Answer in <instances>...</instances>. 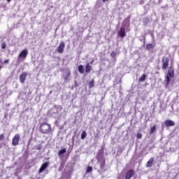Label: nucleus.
Wrapping results in <instances>:
<instances>
[{
  "label": "nucleus",
  "instance_id": "nucleus-23",
  "mask_svg": "<svg viewBox=\"0 0 179 179\" xmlns=\"http://www.w3.org/2000/svg\"><path fill=\"white\" fill-rule=\"evenodd\" d=\"M69 76H71V71H69L68 73H67L66 76L64 77V80H68V79H69Z\"/></svg>",
  "mask_w": 179,
  "mask_h": 179
},
{
  "label": "nucleus",
  "instance_id": "nucleus-24",
  "mask_svg": "<svg viewBox=\"0 0 179 179\" xmlns=\"http://www.w3.org/2000/svg\"><path fill=\"white\" fill-rule=\"evenodd\" d=\"M137 139H142V134L138 133L136 135Z\"/></svg>",
  "mask_w": 179,
  "mask_h": 179
},
{
  "label": "nucleus",
  "instance_id": "nucleus-15",
  "mask_svg": "<svg viewBox=\"0 0 179 179\" xmlns=\"http://www.w3.org/2000/svg\"><path fill=\"white\" fill-rule=\"evenodd\" d=\"M146 78H148V76L145 73L142 74V76L139 78L138 81L139 82H145L146 80Z\"/></svg>",
  "mask_w": 179,
  "mask_h": 179
},
{
  "label": "nucleus",
  "instance_id": "nucleus-5",
  "mask_svg": "<svg viewBox=\"0 0 179 179\" xmlns=\"http://www.w3.org/2000/svg\"><path fill=\"white\" fill-rule=\"evenodd\" d=\"M64 50H65V42L62 41L58 46L57 51L59 52V54H63L64 53Z\"/></svg>",
  "mask_w": 179,
  "mask_h": 179
},
{
  "label": "nucleus",
  "instance_id": "nucleus-25",
  "mask_svg": "<svg viewBox=\"0 0 179 179\" xmlns=\"http://www.w3.org/2000/svg\"><path fill=\"white\" fill-rule=\"evenodd\" d=\"M115 55H116V54H115V52H114V51L112 52L110 54L111 58H115Z\"/></svg>",
  "mask_w": 179,
  "mask_h": 179
},
{
  "label": "nucleus",
  "instance_id": "nucleus-2",
  "mask_svg": "<svg viewBox=\"0 0 179 179\" xmlns=\"http://www.w3.org/2000/svg\"><path fill=\"white\" fill-rule=\"evenodd\" d=\"M170 78H174V68L173 66H170L168 69V73L166 74V85L170 84Z\"/></svg>",
  "mask_w": 179,
  "mask_h": 179
},
{
  "label": "nucleus",
  "instance_id": "nucleus-4",
  "mask_svg": "<svg viewBox=\"0 0 179 179\" xmlns=\"http://www.w3.org/2000/svg\"><path fill=\"white\" fill-rule=\"evenodd\" d=\"M19 141H20V135L15 134L12 139L13 146H17L19 145Z\"/></svg>",
  "mask_w": 179,
  "mask_h": 179
},
{
  "label": "nucleus",
  "instance_id": "nucleus-19",
  "mask_svg": "<svg viewBox=\"0 0 179 179\" xmlns=\"http://www.w3.org/2000/svg\"><path fill=\"white\" fill-rule=\"evenodd\" d=\"M89 89H92L94 87V79H92L88 83Z\"/></svg>",
  "mask_w": 179,
  "mask_h": 179
},
{
  "label": "nucleus",
  "instance_id": "nucleus-33",
  "mask_svg": "<svg viewBox=\"0 0 179 179\" xmlns=\"http://www.w3.org/2000/svg\"><path fill=\"white\" fill-rule=\"evenodd\" d=\"M1 66H0V70H1Z\"/></svg>",
  "mask_w": 179,
  "mask_h": 179
},
{
  "label": "nucleus",
  "instance_id": "nucleus-21",
  "mask_svg": "<svg viewBox=\"0 0 179 179\" xmlns=\"http://www.w3.org/2000/svg\"><path fill=\"white\" fill-rule=\"evenodd\" d=\"M156 131V125L150 127V134H153Z\"/></svg>",
  "mask_w": 179,
  "mask_h": 179
},
{
  "label": "nucleus",
  "instance_id": "nucleus-16",
  "mask_svg": "<svg viewBox=\"0 0 179 179\" xmlns=\"http://www.w3.org/2000/svg\"><path fill=\"white\" fill-rule=\"evenodd\" d=\"M78 72L79 73H85V66L83 65L80 64L78 66Z\"/></svg>",
  "mask_w": 179,
  "mask_h": 179
},
{
  "label": "nucleus",
  "instance_id": "nucleus-13",
  "mask_svg": "<svg viewBox=\"0 0 179 179\" xmlns=\"http://www.w3.org/2000/svg\"><path fill=\"white\" fill-rule=\"evenodd\" d=\"M92 69H93V67L90 65V63H87V64L85 65L86 73H90Z\"/></svg>",
  "mask_w": 179,
  "mask_h": 179
},
{
  "label": "nucleus",
  "instance_id": "nucleus-7",
  "mask_svg": "<svg viewBox=\"0 0 179 179\" xmlns=\"http://www.w3.org/2000/svg\"><path fill=\"white\" fill-rule=\"evenodd\" d=\"M27 49H24L21 51V52L18 55V58H22V59H26V57H27Z\"/></svg>",
  "mask_w": 179,
  "mask_h": 179
},
{
  "label": "nucleus",
  "instance_id": "nucleus-14",
  "mask_svg": "<svg viewBox=\"0 0 179 179\" xmlns=\"http://www.w3.org/2000/svg\"><path fill=\"white\" fill-rule=\"evenodd\" d=\"M153 162H155V158L151 157L148 162L146 164V167H152V166H153Z\"/></svg>",
  "mask_w": 179,
  "mask_h": 179
},
{
  "label": "nucleus",
  "instance_id": "nucleus-12",
  "mask_svg": "<svg viewBox=\"0 0 179 179\" xmlns=\"http://www.w3.org/2000/svg\"><path fill=\"white\" fill-rule=\"evenodd\" d=\"M48 167V162H45L43 163L41 168L39 169L38 173H43V171H44V170H45V169H47Z\"/></svg>",
  "mask_w": 179,
  "mask_h": 179
},
{
  "label": "nucleus",
  "instance_id": "nucleus-18",
  "mask_svg": "<svg viewBox=\"0 0 179 179\" xmlns=\"http://www.w3.org/2000/svg\"><path fill=\"white\" fill-rule=\"evenodd\" d=\"M155 48V45L152 43H148L146 45V49L149 51L150 50H153Z\"/></svg>",
  "mask_w": 179,
  "mask_h": 179
},
{
  "label": "nucleus",
  "instance_id": "nucleus-30",
  "mask_svg": "<svg viewBox=\"0 0 179 179\" xmlns=\"http://www.w3.org/2000/svg\"><path fill=\"white\" fill-rule=\"evenodd\" d=\"M152 37L155 36V34H153V33L151 34Z\"/></svg>",
  "mask_w": 179,
  "mask_h": 179
},
{
  "label": "nucleus",
  "instance_id": "nucleus-9",
  "mask_svg": "<svg viewBox=\"0 0 179 179\" xmlns=\"http://www.w3.org/2000/svg\"><path fill=\"white\" fill-rule=\"evenodd\" d=\"M26 78H27V72H22L19 77L20 81L21 83H24L26 81Z\"/></svg>",
  "mask_w": 179,
  "mask_h": 179
},
{
  "label": "nucleus",
  "instance_id": "nucleus-10",
  "mask_svg": "<svg viewBox=\"0 0 179 179\" xmlns=\"http://www.w3.org/2000/svg\"><path fill=\"white\" fill-rule=\"evenodd\" d=\"M98 162H100L101 170H104V168L106 167V159L104 158L98 159Z\"/></svg>",
  "mask_w": 179,
  "mask_h": 179
},
{
  "label": "nucleus",
  "instance_id": "nucleus-6",
  "mask_svg": "<svg viewBox=\"0 0 179 179\" xmlns=\"http://www.w3.org/2000/svg\"><path fill=\"white\" fill-rule=\"evenodd\" d=\"M117 35L119 36V37L124 38V37L127 36V34L125 33V27H122L120 31H117Z\"/></svg>",
  "mask_w": 179,
  "mask_h": 179
},
{
  "label": "nucleus",
  "instance_id": "nucleus-8",
  "mask_svg": "<svg viewBox=\"0 0 179 179\" xmlns=\"http://www.w3.org/2000/svg\"><path fill=\"white\" fill-rule=\"evenodd\" d=\"M134 174H135V171H134V169H130L126 173L125 178L131 179L134 177Z\"/></svg>",
  "mask_w": 179,
  "mask_h": 179
},
{
  "label": "nucleus",
  "instance_id": "nucleus-32",
  "mask_svg": "<svg viewBox=\"0 0 179 179\" xmlns=\"http://www.w3.org/2000/svg\"><path fill=\"white\" fill-rule=\"evenodd\" d=\"M1 62H2V59H0V64H1Z\"/></svg>",
  "mask_w": 179,
  "mask_h": 179
},
{
  "label": "nucleus",
  "instance_id": "nucleus-27",
  "mask_svg": "<svg viewBox=\"0 0 179 179\" xmlns=\"http://www.w3.org/2000/svg\"><path fill=\"white\" fill-rule=\"evenodd\" d=\"M5 139V136L3 134H0V141H3Z\"/></svg>",
  "mask_w": 179,
  "mask_h": 179
},
{
  "label": "nucleus",
  "instance_id": "nucleus-22",
  "mask_svg": "<svg viewBox=\"0 0 179 179\" xmlns=\"http://www.w3.org/2000/svg\"><path fill=\"white\" fill-rule=\"evenodd\" d=\"M92 171H93V167L87 166V170H86V173H90Z\"/></svg>",
  "mask_w": 179,
  "mask_h": 179
},
{
  "label": "nucleus",
  "instance_id": "nucleus-1",
  "mask_svg": "<svg viewBox=\"0 0 179 179\" xmlns=\"http://www.w3.org/2000/svg\"><path fill=\"white\" fill-rule=\"evenodd\" d=\"M40 131L41 134H51L52 132V129L51 128V124L43 122L40 125Z\"/></svg>",
  "mask_w": 179,
  "mask_h": 179
},
{
  "label": "nucleus",
  "instance_id": "nucleus-28",
  "mask_svg": "<svg viewBox=\"0 0 179 179\" xmlns=\"http://www.w3.org/2000/svg\"><path fill=\"white\" fill-rule=\"evenodd\" d=\"M8 63H9V59H6V60L3 62V64H8Z\"/></svg>",
  "mask_w": 179,
  "mask_h": 179
},
{
  "label": "nucleus",
  "instance_id": "nucleus-29",
  "mask_svg": "<svg viewBox=\"0 0 179 179\" xmlns=\"http://www.w3.org/2000/svg\"><path fill=\"white\" fill-rule=\"evenodd\" d=\"M103 1V2H107V1H108V0H102Z\"/></svg>",
  "mask_w": 179,
  "mask_h": 179
},
{
  "label": "nucleus",
  "instance_id": "nucleus-26",
  "mask_svg": "<svg viewBox=\"0 0 179 179\" xmlns=\"http://www.w3.org/2000/svg\"><path fill=\"white\" fill-rule=\"evenodd\" d=\"M1 48H2V50H5V48H6V43H3L1 44Z\"/></svg>",
  "mask_w": 179,
  "mask_h": 179
},
{
  "label": "nucleus",
  "instance_id": "nucleus-11",
  "mask_svg": "<svg viewBox=\"0 0 179 179\" xmlns=\"http://www.w3.org/2000/svg\"><path fill=\"white\" fill-rule=\"evenodd\" d=\"M165 127H174L176 125V123H174V121L170 120H166L164 122Z\"/></svg>",
  "mask_w": 179,
  "mask_h": 179
},
{
  "label": "nucleus",
  "instance_id": "nucleus-3",
  "mask_svg": "<svg viewBox=\"0 0 179 179\" xmlns=\"http://www.w3.org/2000/svg\"><path fill=\"white\" fill-rule=\"evenodd\" d=\"M169 62H170V59L167 57H162V68L164 71H166L167 68H169Z\"/></svg>",
  "mask_w": 179,
  "mask_h": 179
},
{
  "label": "nucleus",
  "instance_id": "nucleus-20",
  "mask_svg": "<svg viewBox=\"0 0 179 179\" xmlns=\"http://www.w3.org/2000/svg\"><path fill=\"white\" fill-rule=\"evenodd\" d=\"M87 136V133H86V131H83L81 134V139H85Z\"/></svg>",
  "mask_w": 179,
  "mask_h": 179
},
{
  "label": "nucleus",
  "instance_id": "nucleus-31",
  "mask_svg": "<svg viewBox=\"0 0 179 179\" xmlns=\"http://www.w3.org/2000/svg\"><path fill=\"white\" fill-rule=\"evenodd\" d=\"M10 1H12V0H7V2H10Z\"/></svg>",
  "mask_w": 179,
  "mask_h": 179
},
{
  "label": "nucleus",
  "instance_id": "nucleus-17",
  "mask_svg": "<svg viewBox=\"0 0 179 179\" xmlns=\"http://www.w3.org/2000/svg\"><path fill=\"white\" fill-rule=\"evenodd\" d=\"M65 153H66V149L63 148L60 151H59L58 156H59L60 157H62V155H65Z\"/></svg>",
  "mask_w": 179,
  "mask_h": 179
}]
</instances>
